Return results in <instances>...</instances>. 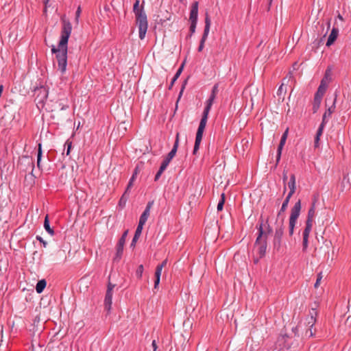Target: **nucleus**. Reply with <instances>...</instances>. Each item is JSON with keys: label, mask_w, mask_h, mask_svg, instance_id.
<instances>
[{"label": "nucleus", "mask_w": 351, "mask_h": 351, "mask_svg": "<svg viewBox=\"0 0 351 351\" xmlns=\"http://www.w3.org/2000/svg\"><path fill=\"white\" fill-rule=\"evenodd\" d=\"M62 27L61 29L60 40L58 47L53 46L52 53H55L58 61V70L62 74L66 72L67 66V45L72 31V25L69 20L62 18Z\"/></svg>", "instance_id": "obj_1"}, {"label": "nucleus", "mask_w": 351, "mask_h": 351, "mask_svg": "<svg viewBox=\"0 0 351 351\" xmlns=\"http://www.w3.org/2000/svg\"><path fill=\"white\" fill-rule=\"evenodd\" d=\"M145 1H143L140 5V0H136L133 5V12L136 16V25L138 27V36L141 40L145 38L148 28V22L147 15L144 10Z\"/></svg>", "instance_id": "obj_2"}, {"label": "nucleus", "mask_w": 351, "mask_h": 351, "mask_svg": "<svg viewBox=\"0 0 351 351\" xmlns=\"http://www.w3.org/2000/svg\"><path fill=\"white\" fill-rule=\"evenodd\" d=\"M216 96L213 95H210L209 98L206 101V106L204 109L202 119L199 122V125L196 133L195 141L193 148V154H195L197 150L199 149L200 143L202 139L203 132L206 125L208 114L214 102Z\"/></svg>", "instance_id": "obj_3"}, {"label": "nucleus", "mask_w": 351, "mask_h": 351, "mask_svg": "<svg viewBox=\"0 0 351 351\" xmlns=\"http://www.w3.org/2000/svg\"><path fill=\"white\" fill-rule=\"evenodd\" d=\"M301 200L298 199L292 207L289 219V234L292 236L301 211Z\"/></svg>", "instance_id": "obj_4"}, {"label": "nucleus", "mask_w": 351, "mask_h": 351, "mask_svg": "<svg viewBox=\"0 0 351 351\" xmlns=\"http://www.w3.org/2000/svg\"><path fill=\"white\" fill-rule=\"evenodd\" d=\"M263 221H261L260 226L258 228V235L255 241V245L258 246V254L261 258L265 255L267 250V242L265 239H262L263 236Z\"/></svg>", "instance_id": "obj_5"}, {"label": "nucleus", "mask_w": 351, "mask_h": 351, "mask_svg": "<svg viewBox=\"0 0 351 351\" xmlns=\"http://www.w3.org/2000/svg\"><path fill=\"white\" fill-rule=\"evenodd\" d=\"M210 25H211L210 18L208 16V14L206 13V16H205V27H204V33H203V35L200 40L199 45L197 49L198 51H199V52L202 51L204 47L205 42L208 38V34L210 32Z\"/></svg>", "instance_id": "obj_6"}, {"label": "nucleus", "mask_w": 351, "mask_h": 351, "mask_svg": "<svg viewBox=\"0 0 351 351\" xmlns=\"http://www.w3.org/2000/svg\"><path fill=\"white\" fill-rule=\"evenodd\" d=\"M283 233L284 226L283 219H282L281 221L277 223L276 227L275 228V234L274 238V245L275 247L278 246L279 247L280 246Z\"/></svg>", "instance_id": "obj_7"}, {"label": "nucleus", "mask_w": 351, "mask_h": 351, "mask_svg": "<svg viewBox=\"0 0 351 351\" xmlns=\"http://www.w3.org/2000/svg\"><path fill=\"white\" fill-rule=\"evenodd\" d=\"M128 234V230H126L121 237L117 245V252L114 257L115 260H119L121 258L123 252V247Z\"/></svg>", "instance_id": "obj_8"}, {"label": "nucleus", "mask_w": 351, "mask_h": 351, "mask_svg": "<svg viewBox=\"0 0 351 351\" xmlns=\"http://www.w3.org/2000/svg\"><path fill=\"white\" fill-rule=\"evenodd\" d=\"M288 136V128L285 131V132L282 134L280 143L277 149V155H276V163L278 164L280 160L282 151L283 149L284 145H285L287 138Z\"/></svg>", "instance_id": "obj_9"}, {"label": "nucleus", "mask_w": 351, "mask_h": 351, "mask_svg": "<svg viewBox=\"0 0 351 351\" xmlns=\"http://www.w3.org/2000/svg\"><path fill=\"white\" fill-rule=\"evenodd\" d=\"M327 87V81L325 80H322L315 94V97L318 102L319 99H322V97L326 91Z\"/></svg>", "instance_id": "obj_10"}, {"label": "nucleus", "mask_w": 351, "mask_h": 351, "mask_svg": "<svg viewBox=\"0 0 351 351\" xmlns=\"http://www.w3.org/2000/svg\"><path fill=\"white\" fill-rule=\"evenodd\" d=\"M38 93V95L36 97V101H37L38 104L43 106L44 101L47 98L48 92L44 87H40L36 90Z\"/></svg>", "instance_id": "obj_11"}, {"label": "nucleus", "mask_w": 351, "mask_h": 351, "mask_svg": "<svg viewBox=\"0 0 351 351\" xmlns=\"http://www.w3.org/2000/svg\"><path fill=\"white\" fill-rule=\"evenodd\" d=\"M154 202H149L145 207V209L144 210L143 213L141 214L140 219H139V223L145 224L150 215V210L153 206Z\"/></svg>", "instance_id": "obj_12"}, {"label": "nucleus", "mask_w": 351, "mask_h": 351, "mask_svg": "<svg viewBox=\"0 0 351 351\" xmlns=\"http://www.w3.org/2000/svg\"><path fill=\"white\" fill-rule=\"evenodd\" d=\"M326 123H327V121H325V117H324V119H322V121L321 124L319 125V126L317 130V132H316V135L315 137V143H314L315 147H319V141L320 139V136L323 134L324 128Z\"/></svg>", "instance_id": "obj_13"}, {"label": "nucleus", "mask_w": 351, "mask_h": 351, "mask_svg": "<svg viewBox=\"0 0 351 351\" xmlns=\"http://www.w3.org/2000/svg\"><path fill=\"white\" fill-rule=\"evenodd\" d=\"M326 123H327V121H325V117H324V119H322V121L321 124L319 125V126L317 130V132H316V135L315 137V143H314L315 147H319V141L320 139V136L323 134L324 128Z\"/></svg>", "instance_id": "obj_14"}, {"label": "nucleus", "mask_w": 351, "mask_h": 351, "mask_svg": "<svg viewBox=\"0 0 351 351\" xmlns=\"http://www.w3.org/2000/svg\"><path fill=\"white\" fill-rule=\"evenodd\" d=\"M317 199L316 197H314L313 199V202L311 203V206L310 208L308 209L307 217H306V221L309 222H313L314 217L315 216V210H316V203H317Z\"/></svg>", "instance_id": "obj_15"}, {"label": "nucleus", "mask_w": 351, "mask_h": 351, "mask_svg": "<svg viewBox=\"0 0 351 351\" xmlns=\"http://www.w3.org/2000/svg\"><path fill=\"white\" fill-rule=\"evenodd\" d=\"M178 145H179V133H177L176 137V141H175L174 145L173 146V148L170 151V152L167 154V157L165 158L169 162H170V161L176 156V154L178 150Z\"/></svg>", "instance_id": "obj_16"}, {"label": "nucleus", "mask_w": 351, "mask_h": 351, "mask_svg": "<svg viewBox=\"0 0 351 351\" xmlns=\"http://www.w3.org/2000/svg\"><path fill=\"white\" fill-rule=\"evenodd\" d=\"M198 5L199 3L197 1H195L192 3L189 16L190 21H197Z\"/></svg>", "instance_id": "obj_17"}, {"label": "nucleus", "mask_w": 351, "mask_h": 351, "mask_svg": "<svg viewBox=\"0 0 351 351\" xmlns=\"http://www.w3.org/2000/svg\"><path fill=\"white\" fill-rule=\"evenodd\" d=\"M339 35V29L337 27H333L330 32V34L326 42V46L330 47L332 45Z\"/></svg>", "instance_id": "obj_18"}, {"label": "nucleus", "mask_w": 351, "mask_h": 351, "mask_svg": "<svg viewBox=\"0 0 351 351\" xmlns=\"http://www.w3.org/2000/svg\"><path fill=\"white\" fill-rule=\"evenodd\" d=\"M112 304V293H106L105 299H104V308L105 310L109 313L111 310V306Z\"/></svg>", "instance_id": "obj_19"}, {"label": "nucleus", "mask_w": 351, "mask_h": 351, "mask_svg": "<svg viewBox=\"0 0 351 351\" xmlns=\"http://www.w3.org/2000/svg\"><path fill=\"white\" fill-rule=\"evenodd\" d=\"M288 187L289 189V192L287 195L289 197H292V195L295 193L296 189L295 176L294 174H292L290 176V179L288 182Z\"/></svg>", "instance_id": "obj_20"}, {"label": "nucleus", "mask_w": 351, "mask_h": 351, "mask_svg": "<svg viewBox=\"0 0 351 351\" xmlns=\"http://www.w3.org/2000/svg\"><path fill=\"white\" fill-rule=\"evenodd\" d=\"M317 312L315 309L312 308L309 312V315L306 318L307 324L309 327H313L316 322Z\"/></svg>", "instance_id": "obj_21"}, {"label": "nucleus", "mask_w": 351, "mask_h": 351, "mask_svg": "<svg viewBox=\"0 0 351 351\" xmlns=\"http://www.w3.org/2000/svg\"><path fill=\"white\" fill-rule=\"evenodd\" d=\"M335 102H336V98L334 99L333 103L331 106H330L324 112L323 114L322 119L325 117V121H328V119L330 117L332 112L335 111Z\"/></svg>", "instance_id": "obj_22"}, {"label": "nucleus", "mask_w": 351, "mask_h": 351, "mask_svg": "<svg viewBox=\"0 0 351 351\" xmlns=\"http://www.w3.org/2000/svg\"><path fill=\"white\" fill-rule=\"evenodd\" d=\"M136 171H135L133 175L132 176V177L130 178V180H129V182L128 184V186H127V188L125 191V193H123V195H122L121 197V199L128 194L130 192V189L133 186V183L136 179Z\"/></svg>", "instance_id": "obj_23"}, {"label": "nucleus", "mask_w": 351, "mask_h": 351, "mask_svg": "<svg viewBox=\"0 0 351 351\" xmlns=\"http://www.w3.org/2000/svg\"><path fill=\"white\" fill-rule=\"evenodd\" d=\"M47 285V281L45 279L39 280L36 286V291L38 293H41Z\"/></svg>", "instance_id": "obj_24"}, {"label": "nucleus", "mask_w": 351, "mask_h": 351, "mask_svg": "<svg viewBox=\"0 0 351 351\" xmlns=\"http://www.w3.org/2000/svg\"><path fill=\"white\" fill-rule=\"evenodd\" d=\"M312 227H313V223L306 221L305 228L302 232V237H308L309 234L312 230Z\"/></svg>", "instance_id": "obj_25"}, {"label": "nucleus", "mask_w": 351, "mask_h": 351, "mask_svg": "<svg viewBox=\"0 0 351 351\" xmlns=\"http://www.w3.org/2000/svg\"><path fill=\"white\" fill-rule=\"evenodd\" d=\"M44 228L45 230L51 235L53 236L54 234V231L53 228L50 227L49 220L48 215H46L44 221Z\"/></svg>", "instance_id": "obj_26"}, {"label": "nucleus", "mask_w": 351, "mask_h": 351, "mask_svg": "<svg viewBox=\"0 0 351 351\" xmlns=\"http://www.w3.org/2000/svg\"><path fill=\"white\" fill-rule=\"evenodd\" d=\"M183 67H184V64H182L180 66V68L178 69V71H176V74H175L174 77H173V79H172V80H171V84H170V85H169V89H171V88L173 87V84H174L175 82L178 80V77H180V75H181V73H182V70H183Z\"/></svg>", "instance_id": "obj_27"}, {"label": "nucleus", "mask_w": 351, "mask_h": 351, "mask_svg": "<svg viewBox=\"0 0 351 351\" xmlns=\"http://www.w3.org/2000/svg\"><path fill=\"white\" fill-rule=\"evenodd\" d=\"M11 92L13 94H21V83L20 82H16L13 83V85L11 88Z\"/></svg>", "instance_id": "obj_28"}, {"label": "nucleus", "mask_w": 351, "mask_h": 351, "mask_svg": "<svg viewBox=\"0 0 351 351\" xmlns=\"http://www.w3.org/2000/svg\"><path fill=\"white\" fill-rule=\"evenodd\" d=\"M17 230H16L14 232V233L12 234V236L11 237V239H10V244L11 245H14L15 243H19V247H21V239H20V235L19 234H17Z\"/></svg>", "instance_id": "obj_29"}, {"label": "nucleus", "mask_w": 351, "mask_h": 351, "mask_svg": "<svg viewBox=\"0 0 351 351\" xmlns=\"http://www.w3.org/2000/svg\"><path fill=\"white\" fill-rule=\"evenodd\" d=\"M286 91L287 89L284 87V84H282L277 90V95L279 97V99H284Z\"/></svg>", "instance_id": "obj_30"}, {"label": "nucleus", "mask_w": 351, "mask_h": 351, "mask_svg": "<svg viewBox=\"0 0 351 351\" xmlns=\"http://www.w3.org/2000/svg\"><path fill=\"white\" fill-rule=\"evenodd\" d=\"M291 197H289V196L287 195L285 199L284 200V202H283V203L282 204L280 210L278 212V216L281 214V213H283V212H285L286 210Z\"/></svg>", "instance_id": "obj_31"}, {"label": "nucleus", "mask_w": 351, "mask_h": 351, "mask_svg": "<svg viewBox=\"0 0 351 351\" xmlns=\"http://www.w3.org/2000/svg\"><path fill=\"white\" fill-rule=\"evenodd\" d=\"M224 202H225V194L222 193L221 195V199L219 201L218 204H217V211H221L223 210Z\"/></svg>", "instance_id": "obj_32"}, {"label": "nucleus", "mask_w": 351, "mask_h": 351, "mask_svg": "<svg viewBox=\"0 0 351 351\" xmlns=\"http://www.w3.org/2000/svg\"><path fill=\"white\" fill-rule=\"evenodd\" d=\"M144 225L145 224L138 222V224L137 226V228L136 229V231H135V233H134V236H136V237H140V236H141V234L142 233V230H143Z\"/></svg>", "instance_id": "obj_33"}, {"label": "nucleus", "mask_w": 351, "mask_h": 351, "mask_svg": "<svg viewBox=\"0 0 351 351\" xmlns=\"http://www.w3.org/2000/svg\"><path fill=\"white\" fill-rule=\"evenodd\" d=\"M167 263V259L164 260L160 265H158L156 267V272H158V271H159V273L161 274L162 268L166 266Z\"/></svg>", "instance_id": "obj_34"}, {"label": "nucleus", "mask_w": 351, "mask_h": 351, "mask_svg": "<svg viewBox=\"0 0 351 351\" xmlns=\"http://www.w3.org/2000/svg\"><path fill=\"white\" fill-rule=\"evenodd\" d=\"M322 99L319 100V102L316 100V98L314 97V103L313 106V112H316L319 109L321 104Z\"/></svg>", "instance_id": "obj_35"}, {"label": "nucleus", "mask_w": 351, "mask_h": 351, "mask_svg": "<svg viewBox=\"0 0 351 351\" xmlns=\"http://www.w3.org/2000/svg\"><path fill=\"white\" fill-rule=\"evenodd\" d=\"M143 270H144L143 265H140L136 271V276H137V278H141L143 273Z\"/></svg>", "instance_id": "obj_36"}, {"label": "nucleus", "mask_w": 351, "mask_h": 351, "mask_svg": "<svg viewBox=\"0 0 351 351\" xmlns=\"http://www.w3.org/2000/svg\"><path fill=\"white\" fill-rule=\"evenodd\" d=\"M322 278H323V274H322V272L321 271L317 276L316 282H315V283L314 285V287L315 288H317L319 286L321 280H322Z\"/></svg>", "instance_id": "obj_37"}, {"label": "nucleus", "mask_w": 351, "mask_h": 351, "mask_svg": "<svg viewBox=\"0 0 351 351\" xmlns=\"http://www.w3.org/2000/svg\"><path fill=\"white\" fill-rule=\"evenodd\" d=\"M161 274L155 271V282H154V288L156 289L160 283Z\"/></svg>", "instance_id": "obj_38"}, {"label": "nucleus", "mask_w": 351, "mask_h": 351, "mask_svg": "<svg viewBox=\"0 0 351 351\" xmlns=\"http://www.w3.org/2000/svg\"><path fill=\"white\" fill-rule=\"evenodd\" d=\"M308 246V237H302V250L306 251Z\"/></svg>", "instance_id": "obj_39"}, {"label": "nucleus", "mask_w": 351, "mask_h": 351, "mask_svg": "<svg viewBox=\"0 0 351 351\" xmlns=\"http://www.w3.org/2000/svg\"><path fill=\"white\" fill-rule=\"evenodd\" d=\"M38 146H39V147H38V154H37V165L39 167L40 160H41V157H42L41 144H39Z\"/></svg>", "instance_id": "obj_40"}, {"label": "nucleus", "mask_w": 351, "mask_h": 351, "mask_svg": "<svg viewBox=\"0 0 351 351\" xmlns=\"http://www.w3.org/2000/svg\"><path fill=\"white\" fill-rule=\"evenodd\" d=\"M169 164V162L167 160H166L165 159H164L162 162L161 163L159 170L164 172V171L168 167Z\"/></svg>", "instance_id": "obj_41"}, {"label": "nucleus", "mask_w": 351, "mask_h": 351, "mask_svg": "<svg viewBox=\"0 0 351 351\" xmlns=\"http://www.w3.org/2000/svg\"><path fill=\"white\" fill-rule=\"evenodd\" d=\"M322 80H325L326 81H327V84H328L329 81L330 80V69H328L326 71L324 77H323Z\"/></svg>", "instance_id": "obj_42"}, {"label": "nucleus", "mask_w": 351, "mask_h": 351, "mask_svg": "<svg viewBox=\"0 0 351 351\" xmlns=\"http://www.w3.org/2000/svg\"><path fill=\"white\" fill-rule=\"evenodd\" d=\"M197 22V21H191L190 32L191 34L195 32Z\"/></svg>", "instance_id": "obj_43"}, {"label": "nucleus", "mask_w": 351, "mask_h": 351, "mask_svg": "<svg viewBox=\"0 0 351 351\" xmlns=\"http://www.w3.org/2000/svg\"><path fill=\"white\" fill-rule=\"evenodd\" d=\"M65 145H67V149H66V156H69L71 152L72 142L70 141L69 140H67L65 143Z\"/></svg>", "instance_id": "obj_44"}, {"label": "nucleus", "mask_w": 351, "mask_h": 351, "mask_svg": "<svg viewBox=\"0 0 351 351\" xmlns=\"http://www.w3.org/2000/svg\"><path fill=\"white\" fill-rule=\"evenodd\" d=\"M114 287H115L114 285L112 284L111 282H108L106 292L112 293L113 289L114 288Z\"/></svg>", "instance_id": "obj_45"}, {"label": "nucleus", "mask_w": 351, "mask_h": 351, "mask_svg": "<svg viewBox=\"0 0 351 351\" xmlns=\"http://www.w3.org/2000/svg\"><path fill=\"white\" fill-rule=\"evenodd\" d=\"M313 327H310L306 331V336H308L309 337H311L314 335V332L312 330Z\"/></svg>", "instance_id": "obj_46"}, {"label": "nucleus", "mask_w": 351, "mask_h": 351, "mask_svg": "<svg viewBox=\"0 0 351 351\" xmlns=\"http://www.w3.org/2000/svg\"><path fill=\"white\" fill-rule=\"evenodd\" d=\"M217 92H218V84H215V85H214V86L212 88L211 95L216 96Z\"/></svg>", "instance_id": "obj_47"}, {"label": "nucleus", "mask_w": 351, "mask_h": 351, "mask_svg": "<svg viewBox=\"0 0 351 351\" xmlns=\"http://www.w3.org/2000/svg\"><path fill=\"white\" fill-rule=\"evenodd\" d=\"M138 239H139V237H136V236H134V237L132 239V243H131V246L132 247L135 246L136 243V241H138Z\"/></svg>", "instance_id": "obj_48"}, {"label": "nucleus", "mask_w": 351, "mask_h": 351, "mask_svg": "<svg viewBox=\"0 0 351 351\" xmlns=\"http://www.w3.org/2000/svg\"><path fill=\"white\" fill-rule=\"evenodd\" d=\"M162 173H163L162 171L158 170V172L156 173V176H155V179L154 180L156 181L158 180L160 178V177L161 176V175L162 174Z\"/></svg>", "instance_id": "obj_49"}, {"label": "nucleus", "mask_w": 351, "mask_h": 351, "mask_svg": "<svg viewBox=\"0 0 351 351\" xmlns=\"http://www.w3.org/2000/svg\"><path fill=\"white\" fill-rule=\"evenodd\" d=\"M152 346L153 348V351H156L157 350L158 346H157L156 340H153L152 341Z\"/></svg>", "instance_id": "obj_50"}, {"label": "nucleus", "mask_w": 351, "mask_h": 351, "mask_svg": "<svg viewBox=\"0 0 351 351\" xmlns=\"http://www.w3.org/2000/svg\"><path fill=\"white\" fill-rule=\"evenodd\" d=\"M81 14V8L79 6L75 12V16H80Z\"/></svg>", "instance_id": "obj_51"}, {"label": "nucleus", "mask_w": 351, "mask_h": 351, "mask_svg": "<svg viewBox=\"0 0 351 351\" xmlns=\"http://www.w3.org/2000/svg\"><path fill=\"white\" fill-rule=\"evenodd\" d=\"M37 239L40 241V242L43 243L44 247H46L47 242L44 241L43 239L40 237H37Z\"/></svg>", "instance_id": "obj_52"}, {"label": "nucleus", "mask_w": 351, "mask_h": 351, "mask_svg": "<svg viewBox=\"0 0 351 351\" xmlns=\"http://www.w3.org/2000/svg\"><path fill=\"white\" fill-rule=\"evenodd\" d=\"M23 158H25L26 160H27L28 163H32V159L27 157V156H23Z\"/></svg>", "instance_id": "obj_53"}, {"label": "nucleus", "mask_w": 351, "mask_h": 351, "mask_svg": "<svg viewBox=\"0 0 351 351\" xmlns=\"http://www.w3.org/2000/svg\"><path fill=\"white\" fill-rule=\"evenodd\" d=\"M337 19H339L341 21H343V18L340 14L337 15Z\"/></svg>", "instance_id": "obj_54"}, {"label": "nucleus", "mask_w": 351, "mask_h": 351, "mask_svg": "<svg viewBox=\"0 0 351 351\" xmlns=\"http://www.w3.org/2000/svg\"><path fill=\"white\" fill-rule=\"evenodd\" d=\"M184 85H183V86H182V89H181V90H180V94H179V97H178V99H180V98L181 97V95H182V92H183V90H184Z\"/></svg>", "instance_id": "obj_55"}, {"label": "nucleus", "mask_w": 351, "mask_h": 351, "mask_svg": "<svg viewBox=\"0 0 351 351\" xmlns=\"http://www.w3.org/2000/svg\"><path fill=\"white\" fill-rule=\"evenodd\" d=\"M283 182H285L287 179V176L285 173H283Z\"/></svg>", "instance_id": "obj_56"}, {"label": "nucleus", "mask_w": 351, "mask_h": 351, "mask_svg": "<svg viewBox=\"0 0 351 351\" xmlns=\"http://www.w3.org/2000/svg\"><path fill=\"white\" fill-rule=\"evenodd\" d=\"M128 193L121 199H120V203H123V201H122L123 199H125V201L127 199L128 197Z\"/></svg>", "instance_id": "obj_57"}, {"label": "nucleus", "mask_w": 351, "mask_h": 351, "mask_svg": "<svg viewBox=\"0 0 351 351\" xmlns=\"http://www.w3.org/2000/svg\"><path fill=\"white\" fill-rule=\"evenodd\" d=\"M79 19H80V16H76L75 17V21L76 23H79Z\"/></svg>", "instance_id": "obj_58"}, {"label": "nucleus", "mask_w": 351, "mask_h": 351, "mask_svg": "<svg viewBox=\"0 0 351 351\" xmlns=\"http://www.w3.org/2000/svg\"><path fill=\"white\" fill-rule=\"evenodd\" d=\"M272 231H273L272 228L269 226H268V233H271V232H272Z\"/></svg>", "instance_id": "obj_59"}, {"label": "nucleus", "mask_w": 351, "mask_h": 351, "mask_svg": "<svg viewBox=\"0 0 351 351\" xmlns=\"http://www.w3.org/2000/svg\"><path fill=\"white\" fill-rule=\"evenodd\" d=\"M330 27V22L328 23V28Z\"/></svg>", "instance_id": "obj_60"}]
</instances>
